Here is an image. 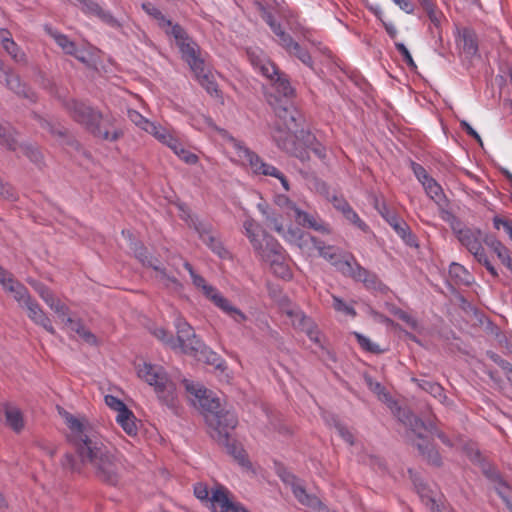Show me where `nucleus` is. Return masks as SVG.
<instances>
[{
	"label": "nucleus",
	"instance_id": "f257e3e1",
	"mask_svg": "<svg viewBox=\"0 0 512 512\" xmlns=\"http://www.w3.org/2000/svg\"><path fill=\"white\" fill-rule=\"evenodd\" d=\"M58 413L69 430L68 440L75 446L80 458L78 460L72 453H66L61 460L62 468L70 473H81L83 465L89 464L100 481L110 486L118 485L122 464L102 442L89 420L61 407H58Z\"/></svg>",
	"mask_w": 512,
	"mask_h": 512
},
{
	"label": "nucleus",
	"instance_id": "f03ea898",
	"mask_svg": "<svg viewBox=\"0 0 512 512\" xmlns=\"http://www.w3.org/2000/svg\"><path fill=\"white\" fill-rule=\"evenodd\" d=\"M186 391L191 395V401L203 415L209 429L210 436L218 443H226L229 434L238 425V418L234 411L221 408L219 398L211 391L188 380H184Z\"/></svg>",
	"mask_w": 512,
	"mask_h": 512
},
{
	"label": "nucleus",
	"instance_id": "7ed1b4c3",
	"mask_svg": "<svg viewBox=\"0 0 512 512\" xmlns=\"http://www.w3.org/2000/svg\"><path fill=\"white\" fill-rule=\"evenodd\" d=\"M69 116L84 129L103 141L115 142L123 136L121 129L114 126V118L100 110L73 98H60Z\"/></svg>",
	"mask_w": 512,
	"mask_h": 512
},
{
	"label": "nucleus",
	"instance_id": "20e7f679",
	"mask_svg": "<svg viewBox=\"0 0 512 512\" xmlns=\"http://www.w3.org/2000/svg\"><path fill=\"white\" fill-rule=\"evenodd\" d=\"M410 426L411 433L416 437L410 438L413 442V445L417 447L420 455L431 465L434 466H441L442 464V458L438 452V450L435 448V446L427 440L422 435V430H425L429 432L431 435L436 436L438 439L441 440V442L448 446L452 447L453 443L450 440V438L441 431L433 422L425 423L423 420L418 418L415 415L407 416L406 421H404Z\"/></svg>",
	"mask_w": 512,
	"mask_h": 512
},
{
	"label": "nucleus",
	"instance_id": "39448f33",
	"mask_svg": "<svg viewBox=\"0 0 512 512\" xmlns=\"http://www.w3.org/2000/svg\"><path fill=\"white\" fill-rule=\"evenodd\" d=\"M137 374L139 378L154 388L162 404L171 410L177 408L178 398L175 383L169 378L163 367L144 362L138 365Z\"/></svg>",
	"mask_w": 512,
	"mask_h": 512
},
{
	"label": "nucleus",
	"instance_id": "423d86ee",
	"mask_svg": "<svg viewBox=\"0 0 512 512\" xmlns=\"http://www.w3.org/2000/svg\"><path fill=\"white\" fill-rule=\"evenodd\" d=\"M177 330V340L182 351L186 354L203 358L208 364L216 365L219 360L218 355L209 349L195 334L192 326L183 318L178 317L175 320Z\"/></svg>",
	"mask_w": 512,
	"mask_h": 512
},
{
	"label": "nucleus",
	"instance_id": "0eeeda50",
	"mask_svg": "<svg viewBox=\"0 0 512 512\" xmlns=\"http://www.w3.org/2000/svg\"><path fill=\"white\" fill-rule=\"evenodd\" d=\"M184 268L189 272L192 283L194 286L202 290V293L208 298L213 304L227 314L236 323L241 324L246 321V315L237 307L233 306L227 298H225L218 290L212 285L206 283L205 279L197 274L193 269L192 265L185 261L183 263Z\"/></svg>",
	"mask_w": 512,
	"mask_h": 512
},
{
	"label": "nucleus",
	"instance_id": "6e6552de",
	"mask_svg": "<svg viewBox=\"0 0 512 512\" xmlns=\"http://www.w3.org/2000/svg\"><path fill=\"white\" fill-rule=\"evenodd\" d=\"M230 143L237 156L249 164L253 173L274 177L280 181L285 191L290 190V184L287 177L279 169L266 163L258 154L249 149L243 142L231 137Z\"/></svg>",
	"mask_w": 512,
	"mask_h": 512
},
{
	"label": "nucleus",
	"instance_id": "1a4fd4ad",
	"mask_svg": "<svg viewBox=\"0 0 512 512\" xmlns=\"http://www.w3.org/2000/svg\"><path fill=\"white\" fill-rule=\"evenodd\" d=\"M251 64L264 77L270 80L275 90L283 97L290 98L295 94L288 76L281 73L277 66L264 56L249 54Z\"/></svg>",
	"mask_w": 512,
	"mask_h": 512
},
{
	"label": "nucleus",
	"instance_id": "9d476101",
	"mask_svg": "<svg viewBox=\"0 0 512 512\" xmlns=\"http://www.w3.org/2000/svg\"><path fill=\"white\" fill-rule=\"evenodd\" d=\"M183 60L189 65L195 77L203 86L206 91L213 95L218 93L217 84L212 76L205 71L204 61L200 58V48L198 44L192 39L179 49Z\"/></svg>",
	"mask_w": 512,
	"mask_h": 512
},
{
	"label": "nucleus",
	"instance_id": "9b49d317",
	"mask_svg": "<svg viewBox=\"0 0 512 512\" xmlns=\"http://www.w3.org/2000/svg\"><path fill=\"white\" fill-rule=\"evenodd\" d=\"M183 219L190 228H193L197 232L199 238L213 253L222 259L229 257L228 250L224 247L221 239L210 222L201 220L197 216L191 214L183 216Z\"/></svg>",
	"mask_w": 512,
	"mask_h": 512
},
{
	"label": "nucleus",
	"instance_id": "f8f14e48",
	"mask_svg": "<svg viewBox=\"0 0 512 512\" xmlns=\"http://www.w3.org/2000/svg\"><path fill=\"white\" fill-rule=\"evenodd\" d=\"M278 476L282 482L289 486L297 501L312 509L314 512H329L327 506L315 495L309 494L302 481L285 468L278 470Z\"/></svg>",
	"mask_w": 512,
	"mask_h": 512
},
{
	"label": "nucleus",
	"instance_id": "ddd939ff",
	"mask_svg": "<svg viewBox=\"0 0 512 512\" xmlns=\"http://www.w3.org/2000/svg\"><path fill=\"white\" fill-rule=\"evenodd\" d=\"M142 9L155 19L158 26L164 30V32L175 39L176 45L180 49L186 43L192 40L186 30L179 24H173L154 4L151 2H144L141 5Z\"/></svg>",
	"mask_w": 512,
	"mask_h": 512
},
{
	"label": "nucleus",
	"instance_id": "4468645a",
	"mask_svg": "<svg viewBox=\"0 0 512 512\" xmlns=\"http://www.w3.org/2000/svg\"><path fill=\"white\" fill-rule=\"evenodd\" d=\"M309 240L310 244L318 251L319 255L330 262L339 272L345 276L353 263V260L350 258L352 254L342 258L339 248L332 245H326L323 241L314 236H309Z\"/></svg>",
	"mask_w": 512,
	"mask_h": 512
},
{
	"label": "nucleus",
	"instance_id": "2eb2a0df",
	"mask_svg": "<svg viewBox=\"0 0 512 512\" xmlns=\"http://www.w3.org/2000/svg\"><path fill=\"white\" fill-rule=\"evenodd\" d=\"M245 235L248 237L255 253L261 256H267L266 252L270 246V240L277 241L268 235L261 226L252 218H247L243 223Z\"/></svg>",
	"mask_w": 512,
	"mask_h": 512
},
{
	"label": "nucleus",
	"instance_id": "dca6fc26",
	"mask_svg": "<svg viewBox=\"0 0 512 512\" xmlns=\"http://www.w3.org/2000/svg\"><path fill=\"white\" fill-rule=\"evenodd\" d=\"M377 209L381 216L408 246H418L416 236L413 234L410 227L403 219L399 218L394 212L390 211L385 203H382L381 206H377Z\"/></svg>",
	"mask_w": 512,
	"mask_h": 512
},
{
	"label": "nucleus",
	"instance_id": "f3484780",
	"mask_svg": "<svg viewBox=\"0 0 512 512\" xmlns=\"http://www.w3.org/2000/svg\"><path fill=\"white\" fill-rule=\"evenodd\" d=\"M270 246L266 252L267 256H261L260 258L269 263L274 274L282 279L289 280L292 277V273L287 264L284 263V250L277 241L270 240Z\"/></svg>",
	"mask_w": 512,
	"mask_h": 512
},
{
	"label": "nucleus",
	"instance_id": "a211bd4d",
	"mask_svg": "<svg viewBox=\"0 0 512 512\" xmlns=\"http://www.w3.org/2000/svg\"><path fill=\"white\" fill-rule=\"evenodd\" d=\"M285 313L290 318L294 328L306 333L311 341L317 344L320 343L319 330L310 317L306 316L303 311L295 306L286 309Z\"/></svg>",
	"mask_w": 512,
	"mask_h": 512
},
{
	"label": "nucleus",
	"instance_id": "6ab92c4d",
	"mask_svg": "<svg viewBox=\"0 0 512 512\" xmlns=\"http://www.w3.org/2000/svg\"><path fill=\"white\" fill-rule=\"evenodd\" d=\"M458 241L473 255H477L484 248L482 246V232L478 228L452 226Z\"/></svg>",
	"mask_w": 512,
	"mask_h": 512
},
{
	"label": "nucleus",
	"instance_id": "aec40b11",
	"mask_svg": "<svg viewBox=\"0 0 512 512\" xmlns=\"http://www.w3.org/2000/svg\"><path fill=\"white\" fill-rule=\"evenodd\" d=\"M351 260H353L352 265L349 268V271L345 274V276L353 278L355 281L362 282L367 289L370 290H378L380 289L382 283L377 277V275L373 272H370L366 268L362 267L355 259L353 255L350 256Z\"/></svg>",
	"mask_w": 512,
	"mask_h": 512
},
{
	"label": "nucleus",
	"instance_id": "412c9836",
	"mask_svg": "<svg viewBox=\"0 0 512 512\" xmlns=\"http://www.w3.org/2000/svg\"><path fill=\"white\" fill-rule=\"evenodd\" d=\"M22 308L27 310V316L34 324L41 326L51 335L56 334V330L53 327L50 318L34 298L31 297L29 301L22 306Z\"/></svg>",
	"mask_w": 512,
	"mask_h": 512
},
{
	"label": "nucleus",
	"instance_id": "4be33fe9",
	"mask_svg": "<svg viewBox=\"0 0 512 512\" xmlns=\"http://www.w3.org/2000/svg\"><path fill=\"white\" fill-rule=\"evenodd\" d=\"M0 83L19 96L32 99L34 93L25 84L21 83L18 75L11 70H5L2 60H0Z\"/></svg>",
	"mask_w": 512,
	"mask_h": 512
},
{
	"label": "nucleus",
	"instance_id": "5701e85b",
	"mask_svg": "<svg viewBox=\"0 0 512 512\" xmlns=\"http://www.w3.org/2000/svg\"><path fill=\"white\" fill-rule=\"evenodd\" d=\"M485 476L494 484V489L503 500L506 507L512 512V501L510 498L511 486L502 478L500 473L494 468H488L484 471Z\"/></svg>",
	"mask_w": 512,
	"mask_h": 512
},
{
	"label": "nucleus",
	"instance_id": "b1692460",
	"mask_svg": "<svg viewBox=\"0 0 512 512\" xmlns=\"http://www.w3.org/2000/svg\"><path fill=\"white\" fill-rule=\"evenodd\" d=\"M295 221L304 228L313 229L322 234H329L331 229L327 223H325L318 214H311L301 210H296L294 215Z\"/></svg>",
	"mask_w": 512,
	"mask_h": 512
},
{
	"label": "nucleus",
	"instance_id": "393cba45",
	"mask_svg": "<svg viewBox=\"0 0 512 512\" xmlns=\"http://www.w3.org/2000/svg\"><path fill=\"white\" fill-rule=\"evenodd\" d=\"M414 486L422 501V503L430 510V512H442L441 504L437 499L436 493L422 480L415 479Z\"/></svg>",
	"mask_w": 512,
	"mask_h": 512
},
{
	"label": "nucleus",
	"instance_id": "a878e982",
	"mask_svg": "<svg viewBox=\"0 0 512 512\" xmlns=\"http://www.w3.org/2000/svg\"><path fill=\"white\" fill-rule=\"evenodd\" d=\"M297 129H288L287 127L276 124L272 130V138L277 146L285 151H292L294 137Z\"/></svg>",
	"mask_w": 512,
	"mask_h": 512
},
{
	"label": "nucleus",
	"instance_id": "bb28decb",
	"mask_svg": "<svg viewBox=\"0 0 512 512\" xmlns=\"http://www.w3.org/2000/svg\"><path fill=\"white\" fill-rule=\"evenodd\" d=\"M0 42L3 49L15 62L22 63L26 61L25 53L14 42L9 31L5 29L0 30Z\"/></svg>",
	"mask_w": 512,
	"mask_h": 512
},
{
	"label": "nucleus",
	"instance_id": "cd10ccee",
	"mask_svg": "<svg viewBox=\"0 0 512 512\" xmlns=\"http://www.w3.org/2000/svg\"><path fill=\"white\" fill-rule=\"evenodd\" d=\"M484 242L497 255L501 263L512 272V258L509 249L495 237L487 236Z\"/></svg>",
	"mask_w": 512,
	"mask_h": 512
},
{
	"label": "nucleus",
	"instance_id": "c85d7f7f",
	"mask_svg": "<svg viewBox=\"0 0 512 512\" xmlns=\"http://www.w3.org/2000/svg\"><path fill=\"white\" fill-rule=\"evenodd\" d=\"M427 16L430 20L431 25L428 30L433 39L439 44L443 42V31H442V23L446 21V17L443 12L439 9L434 11H429Z\"/></svg>",
	"mask_w": 512,
	"mask_h": 512
},
{
	"label": "nucleus",
	"instance_id": "c756f323",
	"mask_svg": "<svg viewBox=\"0 0 512 512\" xmlns=\"http://www.w3.org/2000/svg\"><path fill=\"white\" fill-rule=\"evenodd\" d=\"M274 112L276 117L279 119L281 125L287 127L288 129H297V115L298 112L296 109L290 106H282L278 105L274 108Z\"/></svg>",
	"mask_w": 512,
	"mask_h": 512
},
{
	"label": "nucleus",
	"instance_id": "7c9ffc66",
	"mask_svg": "<svg viewBox=\"0 0 512 512\" xmlns=\"http://www.w3.org/2000/svg\"><path fill=\"white\" fill-rule=\"evenodd\" d=\"M458 38L466 54L473 56L478 52L476 33L472 29L465 27L459 30Z\"/></svg>",
	"mask_w": 512,
	"mask_h": 512
},
{
	"label": "nucleus",
	"instance_id": "2f4dec72",
	"mask_svg": "<svg viewBox=\"0 0 512 512\" xmlns=\"http://www.w3.org/2000/svg\"><path fill=\"white\" fill-rule=\"evenodd\" d=\"M281 236L286 242L290 244H294L299 248H305L309 246V234H305L298 228H293L289 226L287 229H284V233H280Z\"/></svg>",
	"mask_w": 512,
	"mask_h": 512
},
{
	"label": "nucleus",
	"instance_id": "473e14b6",
	"mask_svg": "<svg viewBox=\"0 0 512 512\" xmlns=\"http://www.w3.org/2000/svg\"><path fill=\"white\" fill-rule=\"evenodd\" d=\"M4 412L7 425L14 432H21L24 428V419L20 409L10 404H5Z\"/></svg>",
	"mask_w": 512,
	"mask_h": 512
},
{
	"label": "nucleus",
	"instance_id": "72a5a7b5",
	"mask_svg": "<svg viewBox=\"0 0 512 512\" xmlns=\"http://www.w3.org/2000/svg\"><path fill=\"white\" fill-rule=\"evenodd\" d=\"M258 208L265 217V222L268 227L273 229L278 235L284 233L285 226L283 224V218L279 213L261 204L258 205Z\"/></svg>",
	"mask_w": 512,
	"mask_h": 512
},
{
	"label": "nucleus",
	"instance_id": "f704fd0d",
	"mask_svg": "<svg viewBox=\"0 0 512 512\" xmlns=\"http://www.w3.org/2000/svg\"><path fill=\"white\" fill-rule=\"evenodd\" d=\"M210 506L214 512H228V507H231V501L224 488L220 487L212 492Z\"/></svg>",
	"mask_w": 512,
	"mask_h": 512
},
{
	"label": "nucleus",
	"instance_id": "c9c22d12",
	"mask_svg": "<svg viewBox=\"0 0 512 512\" xmlns=\"http://www.w3.org/2000/svg\"><path fill=\"white\" fill-rule=\"evenodd\" d=\"M116 422L129 436H136L138 427L136 417L131 410H123L120 414L116 415Z\"/></svg>",
	"mask_w": 512,
	"mask_h": 512
},
{
	"label": "nucleus",
	"instance_id": "e433bc0d",
	"mask_svg": "<svg viewBox=\"0 0 512 512\" xmlns=\"http://www.w3.org/2000/svg\"><path fill=\"white\" fill-rule=\"evenodd\" d=\"M45 30L55 40L57 45L62 48V50L66 54L77 57V46L66 35H64L60 32H57L48 26L45 27Z\"/></svg>",
	"mask_w": 512,
	"mask_h": 512
},
{
	"label": "nucleus",
	"instance_id": "4c0bfd02",
	"mask_svg": "<svg viewBox=\"0 0 512 512\" xmlns=\"http://www.w3.org/2000/svg\"><path fill=\"white\" fill-rule=\"evenodd\" d=\"M4 290L13 295L20 307H22L32 297L28 289L16 279L10 281V283L8 282V285Z\"/></svg>",
	"mask_w": 512,
	"mask_h": 512
},
{
	"label": "nucleus",
	"instance_id": "58836bf2",
	"mask_svg": "<svg viewBox=\"0 0 512 512\" xmlns=\"http://www.w3.org/2000/svg\"><path fill=\"white\" fill-rule=\"evenodd\" d=\"M426 194L439 206L446 203V196L443 192L441 185L433 178L424 182L422 185Z\"/></svg>",
	"mask_w": 512,
	"mask_h": 512
},
{
	"label": "nucleus",
	"instance_id": "ea45409f",
	"mask_svg": "<svg viewBox=\"0 0 512 512\" xmlns=\"http://www.w3.org/2000/svg\"><path fill=\"white\" fill-rule=\"evenodd\" d=\"M16 134L13 128L0 125V145L8 150L15 151L18 148Z\"/></svg>",
	"mask_w": 512,
	"mask_h": 512
},
{
	"label": "nucleus",
	"instance_id": "a19ab883",
	"mask_svg": "<svg viewBox=\"0 0 512 512\" xmlns=\"http://www.w3.org/2000/svg\"><path fill=\"white\" fill-rule=\"evenodd\" d=\"M231 435V433L229 434ZM224 445L228 452L235 458V460L243 467L249 468L251 466L250 461L247 458V454L243 448L237 447L234 443H231L230 436H228V441L226 443H221Z\"/></svg>",
	"mask_w": 512,
	"mask_h": 512
},
{
	"label": "nucleus",
	"instance_id": "79ce46f5",
	"mask_svg": "<svg viewBox=\"0 0 512 512\" xmlns=\"http://www.w3.org/2000/svg\"><path fill=\"white\" fill-rule=\"evenodd\" d=\"M418 384V386L426 391L427 393L431 394L433 397L439 399L440 401H442V399H445L446 396L444 394V389L443 387L436 383V382H432V381H428V380H415Z\"/></svg>",
	"mask_w": 512,
	"mask_h": 512
},
{
	"label": "nucleus",
	"instance_id": "37998d69",
	"mask_svg": "<svg viewBox=\"0 0 512 512\" xmlns=\"http://www.w3.org/2000/svg\"><path fill=\"white\" fill-rule=\"evenodd\" d=\"M332 307L336 312L342 313L352 318L356 317L357 315V312L352 305L344 302L340 297L336 295H332Z\"/></svg>",
	"mask_w": 512,
	"mask_h": 512
},
{
	"label": "nucleus",
	"instance_id": "c03bdc74",
	"mask_svg": "<svg viewBox=\"0 0 512 512\" xmlns=\"http://www.w3.org/2000/svg\"><path fill=\"white\" fill-rule=\"evenodd\" d=\"M130 249L143 265L149 266V261L158 262L157 259L149 255L147 249L140 242H132Z\"/></svg>",
	"mask_w": 512,
	"mask_h": 512
},
{
	"label": "nucleus",
	"instance_id": "a18cd8bd",
	"mask_svg": "<svg viewBox=\"0 0 512 512\" xmlns=\"http://www.w3.org/2000/svg\"><path fill=\"white\" fill-rule=\"evenodd\" d=\"M288 53L298 58L304 65H306L310 69H314V63L310 53L306 49L301 47L299 43L295 44L294 47Z\"/></svg>",
	"mask_w": 512,
	"mask_h": 512
},
{
	"label": "nucleus",
	"instance_id": "49530a36",
	"mask_svg": "<svg viewBox=\"0 0 512 512\" xmlns=\"http://www.w3.org/2000/svg\"><path fill=\"white\" fill-rule=\"evenodd\" d=\"M127 116L131 122H133L136 126L141 128L142 130L148 132L154 122L149 121L142 114L134 109H129L127 112Z\"/></svg>",
	"mask_w": 512,
	"mask_h": 512
},
{
	"label": "nucleus",
	"instance_id": "de8ad7c7",
	"mask_svg": "<svg viewBox=\"0 0 512 512\" xmlns=\"http://www.w3.org/2000/svg\"><path fill=\"white\" fill-rule=\"evenodd\" d=\"M29 283L48 306L55 301L56 298L53 292L46 285L36 281H29Z\"/></svg>",
	"mask_w": 512,
	"mask_h": 512
},
{
	"label": "nucleus",
	"instance_id": "09e8293b",
	"mask_svg": "<svg viewBox=\"0 0 512 512\" xmlns=\"http://www.w3.org/2000/svg\"><path fill=\"white\" fill-rule=\"evenodd\" d=\"M449 274L451 277H454L462 282L469 283L470 274L465 269V267L459 263H451L449 267Z\"/></svg>",
	"mask_w": 512,
	"mask_h": 512
},
{
	"label": "nucleus",
	"instance_id": "8fccbe9b",
	"mask_svg": "<svg viewBox=\"0 0 512 512\" xmlns=\"http://www.w3.org/2000/svg\"><path fill=\"white\" fill-rule=\"evenodd\" d=\"M354 335L358 341V344L365 351L375 353V354L382 352V350L379 348V346L377 344L373 343L368 337H366L360 333H357V332H355Z\"/></svg>",
	"mask_w": 512,
	"mask_h": 512
},
{
	"label": "nucleus",
	"instance_id": "3c124183",
	"mask_svg": "<svg viewBox=\"0 0 512 512\" xmlns=\"http://www.w3.org/2000/svg\"><path fill=\"white\" fill-rule=\"evenodd\" d=\"M23 153L34 163L40 164L42 161V154L39 149L31 144L21 145Z\"/></svg>",
	"mask_w": 512,
	"mask_h": 512
},
{
	"label": "nucleus",
	"instance_id": "603ef678",
	"mask_svg": "<svg viewBox=\"0 0 512 512\" xmlns=\"http://www.w3.org/2000/svg\"><path fill=\"white\" fill-rule=\"evenodd\" d=\"M334 421V427L336 431L338 432L339 436L348 444L353 445L354 444V437L353 434L348 430V428L343 425L340 421L337 419H333Z\"/></svg>",
	"mask_w": 512,
	"mask_h": 512
},
{
	"label": "nucleus",
	"instance_id": "864d4df0",
	"mask_svg": "<svg viewBox=\"0 0 512 512\" xmlns=\"http://www.w3.org/2000/svg\"><path fill=\"white\" fill-rule=\"evenodd\" d=\"M395 48L401 54V56L403 58V61L407 64V66L410 69H416L417 68V65L414 62V60H413L409 50L407 49V47L403 43L395 42Z\"/></svg>",
	"mask_w": 512,
	"mask_h": 512
},
{
	"label": "nucleus",
	"instance_id": "5fc2aeb1",
	"mask_svg": "<svg viewBox=\"0 0 512 512\" xmlns=\"http://www.w3.org/2000/svg\"><path fill=\"white\" fill-rule=\"evenodd\" d=\"M147 133L153 135L162 144H164V142L167 140V138L171 134L166 128H164L156 123H153V125L151 126V128L149 129V131Z\"/></svg>",
	"mask_w": 512,
	"mask_h": 512
},
{
	"label": "nucleus",
	"instance_id": "6e6d98bb",
	"mask_svg": "<svg viewBox=\"0 0 512 512\" xmlns=\"http://www.w3.org/2000/svg\"><path fill=\"white\" fill-rule=\"evenodd\" d=\"M475 259L482 265L485 266V268L487 269V271L494 277V278H497L498 277V272L496 270V268L492 265V263L490 262V260L488 259L486 253H485V250L483 249L482 251H480L477 255L474 256Z\"/></svg>",
	"mask_w": 512,
	"mask_h": 512
},
{
	"label": "nucleus",
	"instance_id": "4d7b16f0",
	"mask_svg": "<svg viewBox=\"0 0 512 512\" xmlns=\"http://www.w3.org/2000/svg\"><path fill=\"white\" fill-rule=\"evenodd\" d=\"M347 220H349L351 223L356 225L358 228H360L363 231H366L368 226L367 224L360 219L358 214L353 210V208L350 206L345 213L343 214Z\"/></svg>",
	"mask_w": 512,
	"mask_h": 512
},
{
	"label": "nucleus",
	"instance_id": "13d9d810",
	"mask_svg": "<svg viewBox=\"0 0 512 512\" xmlns=\"http://www.w3.org/2000/svg\"><path fill=\"white\" fill-rule=\"evenodd\" d=\"M105 403L108 407L113 409L117 414H120L123 410H129L127 406L117 397L113 395L105 396Z\"/></svg>",
	"mask_w": 512,
	"mask_h": 512
},
{
	"label": "nucleus",
	"instance_id": "bf43d9fd",
	"mask_svg": "<svg viewBox=\"0 0 512 512\" xmlns=\"http://www.w3.org/2000/svg\"><path fill=\"white\" fill-rule=\"evenodd\" d=\"M278 37L279 44L287 51L289 52L295 44H297L296 41L293 40L290 34L286 33L284 30H279V33L276 34Z\"/></svg>",
	"mask_w": 512,
	"mask_h": 512
},
{
	"label": "nucleus",
	"instance_id": "052dcab7",
	"mask_svg": "<svg viewBox=\"0 0 512 512\" xmlns=\"http://www.w3.org/2000/svg\"><path fill=\"white\" fill-rule=\"evenodd\" d=\"M411 169L414 173V175L416 176V178L418 179V181L423 185L424 182H427L428 180H430L432 177L427 173L426 169L416 163V162H411Z\"/></svg>",
	"mask_w": 512,
	"mask_h": 512
},
{
	"label": "nucleus",
	"instance_id": "680f3d73",
	"mask_svg": "<svg viewBox=\"0 0 512 512\" xmlns=\"http://www.w3.org/2000/svg\"><path fill=\"white\" fill-rule=\"evenodd\" d=\"M494 228L499 230L501 227L508 234L509 238L512 240V220L503 219L499 216H495L493 218Z\"/></svg>",
	"mask_w": 512,
	"mask_h": 512
},
{
	"label": "nucleus",
	"instance_id": "e2e57ef3",
	"mask_svg": "<svg viewBox=\"0 0 512 512\" xmlns=\"http://www.w3.org/2000/svg\"><path fill=\"white\" fill-rule=\"evenodd\" d=\"M97 17L112 28L121 27L120 22L112 15L110 11L102 9L101 12L97 14Z\"/></svg>",
	"mask_w": 512,
	"mask_h": 512
},
{
	"label": "nucleus",
	"instance_id": "0e129e2a",
	"mask_svg": "<svg viewBox=\"0 0 512 512\" xmlns=\"http://www.w3.org/2000/svg\"><path fill=\"white\" fill-rule=\"evenodd\" d=\"M275 203L277 206L283 209L291 210L296 214V210L299 208L296 206L294 202H292L286 195H277L275 196Z\"/></svg>",
	"mask_w": 512,
	"mask_h": 512
},
{
	"label": "nucleus",
	"instance_id": "69168bd1",
	"mask_svg": "<svg viewBox=\"0 0 512 512\" xmlns=\"http://www.w3.org/2000/svg\"><path fill=\"white\" fill-rule=\"evenodd\" d=\"M50 309L53 310L57 316L64 320V317H66L69 314V307L61 302L59 299H55V301L49 305Z\"/></svg>",
	"mask_w": 512,
	"mask_h": 512
},
{
	"label": "nucleus",
	"instance_id": "338daca9",
	"mask_svg": "<svg viewBox=\"0 0 512 512\" xmlns=\"http://www.w3.org/2000/svg\"><path fill=\"white\" fill-rule=\"evenodd\" d=\"M315 140L316 139L313 135L308 134V136H307V142L309 143L308 149L311 150L317 157L324 158L326 156L325 148L317 142L314 143Z\"/></svg>",
	"mask_w": 512,
	"mask_h": 512
},
{
	"label": "nucleus",
	"instance_id": "774afa93",
	"mask_svg": "<svg viewBox=\"0 0 512 512\" xmlns=\"http://www.w3.org/2000/svg\"><path fill=\"white\" fill-rule=\"evenodd\" d=\"M367 383L371 391H373L379 397L383 398L385 401L389 400V393L386 392L384 386H382L379 382H374L372 379H368Z\"/></svg>",
	"mask_w": 512,
	"mask_h": 512
}]
</instances>
